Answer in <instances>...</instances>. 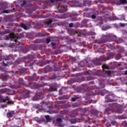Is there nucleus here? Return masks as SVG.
Listing matches in <instances>:
<instances>
[{
  "mask_svg": "<svg viewBox=\"0 0 127 127\" xmlns=\"http://www.w3.org/2000/svg\"><path fill=\"white\" fill-rule=\"evenodd\" d=\"M27 81L28 84H27L25 81L23 80V79L20 78L18 81V86L15 87L14 85L10 84L9 87L11 89L17 90V89H18V86H24V87H26V88L29 87L31 89H38L39 88H40V87H43V86H47V84L46 83H43L42 84H38L36 83L33 82V81H34V78L30 76H28Z\"/></svg>",
  "mask_w": 127,
  "mask_h": 127,
  "instance_id": "nucleus-1",
  "label": "nucleus"
},
{
  "mask_svg": "<svg viewBox=\"0 0 127 127\" xmlns=\"http://www.w3.org/2000/svg\"><path fill=\"white\" fill-rule=\"evenodd\" d=\"M114 56L116 60H120L122 57L120 53L116 54L115 53H109L107 54V57L103 56L98 59H94L92 60V63L94 65H96V66H101L103 62L112 59V58H113Z\"/></svg>",
  "mask_w": 127,
  "mask_h": 127,
  "instance_id": "nucleus-2",
  "label": "nucleus"
},
{
  "mask_svg": "<svg viewBox=\"0 0 127 127\" xmlns=\"http://www.w3.org/2000/svg\"><path fill=\"white\" fill-rule=\"evenodd\" d=\"M17 70H16L15 71H11L10 72H9L8 74V76L5 75V74H2L0 75V88H3V87H5V85L3 82L4 81H7V79H8V77L11 78L12 76H14V75H17L18 73H22V74H25V72L26 71V70L27 69L23 67H21L20 66H18L17 67Z\"/></svg>",
  "mask_w": 127,
  "mask_h": 127,
  "instance_id": "nucleus-3",
  "label": "nucleus"
},
{
  "mask_svg": "<svg viewBox=\"0 0 127 127\" xmlns=\"http://www.w3.org/2000/svg\"><path fill=\"white\" fill-rule=\"evenodd\" d=\"M102 42H104V43H106V42H108L109 40H111L112 41H115V42L117 43V44H120V43H123V42H124V40H123V39L118 38H117V36L112 34L102 35Z\"/></svg>",
  "mask_w": 127,
  "mask_h": 127,
  "instance_id": "nucleus-4",
  "label": "nucleus"
},
{
  "mask_svg": "<svg viewBox=\"0 0 127 127\" xmlns=\"http://www.w3.org/2000/svg\"><path fill=\"white\" fill-rule=\"evenodd\" d=\"M21 31V30L18 29L15 31L14 33H11L9 34V36H7L5 38L6 40H10L14 41V42H17L18 39L22 38L23 37V33L19 32Z\"/></svg>",
  "mask_w": 127,
  "mask_h": 127,
  "instance_id": "nucleus-5",
  "label": "nucleus"
},
{
  "mask_svg": "<svg viewBox=\"0 0 127 127\" xmlns=\"http://www.w3.org/2000/svg\"><path fill=\"white\" fill-rule=\"evenodd\" d=\"M35 58V56L34 55H29L27 57L23 58H18L15 62L13 63V65L16 66L19 63H22V62H25L27 59L30 60V61H32L33 59Z\"/></svg>",
  "mask_w": 127,
  "mask_h": 127,
  "instance_id": "nucleus-6",
  "label": "nucleus"
},
{
  "mask_svg": "<svg viewBox=\"0 0 127 127\" xmlns=\"http://www.w3.org/2000/svg\"><path fill=\"white\" fill-rule=\"evenodd\" d=\"M13 57L9 56H5L1 57V55L0 54V61H1V60H4V61L2 62V63L5 67H6L8 65H10L12 63L10 60L12 59Z\"/></svg>",
  "mask_w": 127,
  "mask_h": 127,
  "instance_id": "nucleus-7",
  "label": "nucleus"
},
{
  "mask_svg": "<svg viewBox=\"0 0 127 127\" xmlns=\"http://www.w3.org/2000/svg\"><path fill=\"white\" fill-rule=\"evenodd\" d=\"M80 74H72L71 77H75L73 78L70 79V80L67 81V84L68 85H72L73 83H81V82H83L84 80L80 79V78L78 77V76H79Z\"/></svg>",
  "mask_w": 127,
  "mask_h": 127,
  "instance_id": "nucleus-8",
  "label": "nucleus"
},
{
  "mask_svg": "<svg viewBox=\"0 0 127 127\" xmlns=\"http://www.w3.org/2000/svg\"><path fill=\"white\" fill-rule=\"evenodd\" d=\"M56 7L58 9L59 12H60V13H63V12L67 11V5L66 4L60 6L59 3H57L56 4Z\"/></svg>",
  "mask_w": 127,
  "mask_h": 127,
  "instance_id": "nucleus-9",
  "label": "nucleus"
},
{
  "mask_svg": "<svg viewBox=\"0 0 127 127\" xmlns=\"http://www.w3.org/2000/svg\"><path fill=\"white\" fill-rule=\"evenodd\" d=\"M71 3L72 4L71 5V6L72 7H77V6L82 7V4L79 2L78 0H72Z\"/></svg>",
  "mask_w": 127,
  "mask_h": 127,
  "instance_id": "nucleus-10",
  "label": "nucleus"
},
{
  "mask_svg": "<svg viewBox=\"0 0 127 127\" xmlns=\"http://www.w3.org/2000/svg\"><path fill=\"white\" fill-rule=\"evenodd\" d=\"M30 91L27 89H24L22 93V98L23 99H26L29 97Z\"/></svg>",
  "mask_w": 127,
  "mask_h": 127,
  "instance_id": "nucleus-11",
  "label": "nucleus"
},
{
  "mask_svg": "<svg viewBox=\"0 0 127 127\" xmlns=\"http://www.w3.org/2000/svg\"><path fill=\"white\" fill-rule=\"evenodd\" d=\"M38 9H40V7L38 5H35L34 7H30L28 9V12L29 14H31L32 11H35V10H38Z\"/></svg>",
  "mask_w": 127,
  "mask_h": 127,
  "instance_id": "nucleus-12",
  "label": "nucleus"
},
{
  "mask_svg": "<svg viewBox=\"0 0 127 127\" xmlns=\"http://www.w3.org/2000/svg\"><path fill=\"white\" fill-rule=\"evenodd\" d=\"M33 50L36 51V50H43V46L42 45H38V44H35L32 46Z\"/></svg>",
  "mask_w": 127,
  "mask_h": 127,
  "instance_id": "nucleus-13",
  "label": "nucleus"
},
{
  "mask_svg": "<svg viewBox=\"0 0 127 127\" xmlns=\"http://www.w3.org/2000/svg\"><path fill=\"white\" fill-rule=\"evenodd\" d=\"M106 103H110L111 102H114V96L112 95H109L106 96Z\"/></svg>",
  "mask_w": 127,
  "mask_h": 127,
  "instance_id": "nucleus-14",
  "label": "nucleus"
},
{
  "mask_svg": "<svg viewBox=\"0 0 127 127\" xmlns=\"http://www.w3.org/2000/svg\"><path fill=\"white\" fill-rule=\"evenodd\" d=\"M41 97H42V92L36 93L35 94V96L32 98V100L33 101H38L39 98H40Z\"/></svg>",
  "mask_w": 127,
  "mask_h": 127,
  "instance_id": "nucleus-15",
  "label": "nucleus"
},
{
  "mask_svg": "<svg viewBox=\"0 0 127 127\" xmlns=\"http://www.w3.org/2000/svg\"><path fill=\"white\" fill-rule=\"evenodd\" d=\"M82 24H84V25H85V27H92V24L91 23H89V20L87 19H84L82 21Z\"/></svg>",
  "mask_w": 127,
  "mask_h": 127,
  "instance_id": "nucleus-16",
  "label": "nucleus"
},
{
  "mask_svg": "<svg viewBox=\"0 0 127 127\" xmlns=\"http://www.w3.org/2000/svg\"><path fill=\"white\" fill-rule=\"evenodd\" d=\"M46 42V43L47 44H48V43H50V41H51V40L49 38H47L45 40V39H42L41 40H36L35 41L36 42H37V43H41V42Z\"/></svg>",
  "mask_w": 127,
  "mask_h": 127,
  "instance_id": "nucleus-17",
  "label": "nucleus"
},
{
  "mask_svg": "<svg viewBox=\"0 0 127 127\" xmlns=\"http://www.w3.org/2000/svg\"><path fill=\"white\" fill-rule=\"evenodd\" d=\"M9 100L8 96H6L3 98V96L0 94V103H6V101Z\"/></svg>",
  "mask_w": 127,
  "mask_h": 127,
  "instance_id": "nucleus-18",
  "label": "nucleus"
},
{
  "mask_svg": "<svg viewBox=\"0 0 127 127\" xmlns=\"http://www.w3.org/2000/svg\"><path fill=\"white\" fill-rule=\"evenodd\" d=\"M17 46L18 47H21V49L23 53H27L28 52V49L27 48L21 47V43H19L18 44H17Z\"/></svg>",
  "mask_w": 127,
  "mask_h": 127,
  "instance_id": "nucleus-19",
  "label": "nucleus"
},
{
  "mask_svg": "<svg viewBox=\"0 0 127 127\" xmlns=\"http://www.w3.org/2000/svg\"><path fill=\"white\" fill-rule=\"evenodd\" d=\"M50 63V61L46 60L42 62V64H41L39 62L36 63L38 66H40L41 67H43L44 65H46V64H49Z\"/></svg>",
  "mask_w": 127,
  "mask_h": 127,
  "instance_id": "nucleus-20",
  "label": "nucleus"
},
{
  "mask_svg": "<svg viewBox=\"0 0 127 127\" xmlns=\"http://www.w3.org/2000/svg\"><path fill=\"white\" fill-rule=\"evenodd\" d=\"M34 28H42L43 27V25L41 22H36L35 23V25L34 26Z\"/></svg>",
  "mask_w": 127,
  "mask_h": 127,
  "instance_id": "nucleus-21",
  "label": "nucleus"
},
{
  "mask_svg": "<svg viewBox=\"0 0 127 127\" xmlns=\"http://www.w3.org/2000/svg\"><path fill=\"white\" fill-rule=\"evenodd\" d=\"M50 88L52 89L53 92H57V83H53Z\"/></svg>",
  "mask_w": 127,
  "mask_h": 127,
  "instance_id": "nucleus-22",
  "label": "nucleus"
},
{
  "mask_svg": "<svg viewBox=\"0 0 127 127\" xmlns=\"http://www.w3.org/2000/svg\"><path fill=\"white\" fill-rule=\"evenodd\" d=\"M106 19L107 20H109L110 21H115V20H118L119 18H118V17H117L116 16H113L111 17H108L106 18Z\"/></svg>",
  "mask_w": 127,
  "mask_h": 127,
  "instance_id": "nucleus-23",
  "label": "nucleus"
},
{
  "mask_svg": "<svg viewBox=\"0 0 127 127\" xmlns=\"http://www.w3.org/2000/svg\"><path fill=\"white\" fill-rule=\"evenodd\" d=\"M44 71L45 73H48V72H51L52 71V68L49 65H48L44 68Z\"/></svg>",
  "mask_w": 127,
  "mask_h": 127,
  "instance_id": "nucleus-24",
  "label": "nucleus"
},
{
  "mask_svg": "<svg viewBox=\"0 0 127 127\" xmlns=\"http://www.w3.org/2000/svg\"><path fill=\"white\" fill-rule=\"evenodd\" d=\"M6 93L7 95H15V93L14 92V91L11 90L8 88H6Z\"/></svg>",
  "mask_w": 127,
  "mask_h": 127,
  "instance_id": "nucleus-25",
  "label": "nucleus"
},
{
  "mask_svg": "<svg viewBox=\"0 0 127 127\" xmlns=\"http://www.w3.org/2000/svg\"><path fill=\"white\" fill-rule=\"evenodd\" d=\"M67 32L68 34H70L71 36H74L75 34H76V30H72V29L68 30Z\"/></svg>",
  "mask_w": 127,
  "mask_h": 127,
  "instance_id": "nucleus-26",
  "label": "nucleus"
},
{
  "mask_svg": "<svg viewBox=\"0 0 127 127\" xmlns=\"http://www.w3.org/2000/svg\"><path fill=\"white\" fill-rule=\"evenodd\" d=\"M91 96H95V93L92 91L89 93H87L84 96V98L86 99V100H87V99H88L89 97H91Z\"/></svg>",
  "mask_w": 127,
  "mask_h": 127,
  "instance_id": "nucleus-27",
  "label": "nucleus"
},
{
  "mask_svg": "<svg viewBox=\"0 0 127 127\" xmlns=\"http://www.w3.org/2000/svg\"><path fill=\"white\" fill-rule=\"evenodd\" d=\"M115 3L117 5H121V4H126V3H127V0H120V1L116 2Z\"/></svg>",
  "mask_w": 127,
  "mask_h": 127,
  "instance_id": "nucleus-28",
  "label": "nucleus"
},
{
  "mask_svg": "<svg viewBox=\"0 0 127 127\" xmlns=\"http://www.w3.org/2000/svg\"><path fill=\"white\" fill-rule=\"evenodd\" d=\"M90 113L91 114V115H93V116H97V115L99 114V111L96 109H91L90 111Z\"/></svg>",
  "mask_w": 127,
  "mask_h": 127,
  "instance_id": "nucleus-29",
  "label": "nucleus"
},
{
  "mask_svg": "<svg viewBox=\"0 0 127 127\" xmlns=\"http://www.w3.org/2000/svg\"><path fill=\"white\" fill-rule=\"evenodd\" d=\"M91 13H87L86 14V17H91L92 19H95L96 17V14H93L91 15Z\"/></svg>",
  "mask_w": 127,
  "mask_h": 127,
  "instance_id": "nucleus-30",
  "label": "nucleus"
},
{
  "mask_svg": "<svg viewBox=\"0 0 127 127\" xmlns=\"http://www.w3.org/2000/svg\"><path fill=\"white\" fill-rule=\"evenodd\" d=\"M63 0H46L47 1L48 4H49V3H55L56 2H57L58 1H62Z\"/></svg>",
  "mask_w": 127,
  "mask_h": 127,
  "instance_id": "nucleus-31",
  "label": "nucleus"
},
{
  "mask_svg": "<svg viewBox=\"0 0 127 127\" xmlns=\"http://www.w3.org/2000/svg\"><path fill=\"white\" fill-rule=\"evenodd\" d=\"M105 80H100L99 82V87L101 89H103L105 87Z\"/></svg>",
  "mask_w": 127,
  "mask_h": 127,
  "instance_id": "nucleus-32",
  "label": "nucleus"
},
{
  "mask_svg": "<svg viewBox=\"0 0 127 127\" xmlns=\"http://www.w3.org/2000/svg\"><path fill=\"white\" fill-rule=\"evenodd\" d=\"M82 99L81 97L80 96H77L75 98H71V102H75L76 101H81Z\"/></svg>",
  "mask_w": 127,
  "mask_h": 127,
  "instance_id": "nucleus-33",
  "label": "nucleus"
},
{
  "mask_svg": "<svg viewBox=\"0 0 127 127\" xmlns=\"http://www.w3.org/2000/svg\"><path fill=\"white\" fill-rule=\"evenodd\" d=\"M76 33L79 37L82 36V35H84V32L82 30H76Z\"/></svg>",
  "mask_w": 127,
  "mask_h": 127,
  "instance_id": "nucleus-34",
  "label": "nucleus"
},
{
  "mask_svg": "<svg viewBox=\"0 0 127 127\" xmlns=\"http://www.w3.org/2000/svg\"><path fill=\"white\" fill-rule=\"evenodd\" d=\"M26 6L28 7V5H27V0H24L23 1V3L21 4V7H24L25 8H26Z\"/></svg>",
  "mask_w": 127,
  "mask_h": 127,
  "instance_id": "nucleus-35",
  "label": "nucleus"
},
{
  "mask_svg": "<svg viewBox=\"0 0 127 127\" xmlns=\"http://www.w3.org/2000/svg\"><path fill=\"white\" fill-rule=\"evenodd\" d=\"M49 78L47 77V75H45V76H42L40 77V80L42 81H49Z\"/></svg>",
  "mask_w": 127,
  "mask_h": 127,
  "instance_id": "nucleus-36",
  "label": "nucleus"
},
{
  "mask_svg": "<svg viewBox=\"0 0 127 127\" xmlns=\"http://www.w3.org/2000/svg\"><path fill=\"white\" fill-rule=\"evenodd\" d=\"M91 1H90L89 0H84L83 2V4H84V6H87V5H89V4H90V3H91Z\"/></svg>",
  "mask_w": 127,
  "mask_h": 127,
  "instance_id": "nucleus-37",
  "label": "nucleus"
},
{
  "mask_svg": "<svg viewBox=\"0 0 127 127\" xmlns=\"http://www.w3.org/2000/svg\"><path fill=\"white\" fill-rule=\"evenodd\" d=\"M0 5H1L2 7H3V6L4 5V8H7V3L5 2H1Z\"/></svg>",
  "mask_w": 127,
  "mask_h": 127,
  "instance_id": "nucleus-38",
  "label": "nucleus"
},
{
  "mask_svg": "<svg viewBox=\"0 0 127 127\" xmlns=\"http://www.w3.org/2000/svg\"><path fill=\"white\" fill-rule=\"evenodd\" d=\"M55 79H57V76H56L55 74H53L50 78H48V80H55Z\"/></svg>",
  "mask_w": 127,
  "mask_h": 127,
  "instance_id": "nucleus-39",
  "label": "nucleus"
},
{
  "mask_svg": "<svg viewBox=\"0 0 127 127\" xmlns=\"http://www.w3.org/2000/svg\"><path fill=\"white\" fill-rule=\"evenodd\" d=\"M34 64V62H32L31 61H30V62L28 61V63L27 64V66L28 67H31V66H33Z\"/></svg>",
  "mask_w": 127,
  "mask_h": 127,
  "instance_id": "nucleus-40",
  "label": "nucleus"
},
{
  "mask_svg": "<svg viewBox=\"0 0 127 127\" xmlns=\"http://www.w3.org/2000/svg\"><path fill=\"white\" fill-rule=\"evenodd\" d=\"M10 31L9 30H5L4 32L0 31V35H4V34H7V33H9Z\"/></svg>",
  "mask_w": 127,
  "mask_h": 127,
  "instance_id": "nucleus-41",
  "label": "nucleus"
},
{
  "mask_svg": "<svg viewBox=\"0 0 127 127\" xmlns=\"http://www.w3.org/2000/svg\"><path fill=\"white\" fill-rule=\"evenodd\" d=\"M101 73V71L99 70H96L94 73L93 75H95V76H98V77H100V73Z\"/></svg>",
  "mask_w": 127,
  "mask_h": 127,
  "instance_id": "nucleus-42",
  "label": "nucleus"
},
{
  "mask_svg": "<svg viewBox=\"0 0 127 127\" xmlns=\"http://www.w3.org/2000/svg\"><path fill=\"white\" fill-rule=\"evenodd\" d=\"M111 28V26H103L102 28V30L104 31H106V30H108V29H110Z\"/></svg>",
  "mask_w": 127,
  "mask_h": 127,
  "instance_id": "nucleus-43",
  "label": "nucleus"
},
{
  "mask_svg": "<svg viewBox=\"0 0 127 127\" xmlns=\"http://www.w3.org/2000/svg\"><path fill=\"white\" fill-rule=\"evenodd\" d=\"M20 26H21V27H22V28H23L25 30H27V26L24 23H21Z\"/></svg>",
  "mask_w": 127,
  "mask_h": 127,
  "instance_id": "nucleus-44",
  "label": "nucleus"
},
{
  "mask_svg": "<svg viewBox=\"0 0 127 127\" xmlns=\"http://www.w3.org/2000/svg\"><path fill=\"white\" fill-rule=\"evenodd\" d=\"M83 75H92V71H85L83 72Z\"/></svg>",
  "mask_w": 127,
  "mask_h": 127,
  "instance_id": "nucleus-45",
  "label": "nucleus"
},
{
  "mask_svg": "<svg viewBox=\"0 0 127 127\" xmlns=\"http://www.w3.org/2000/svg\"><path fill=\"white\" fill-rule=\"evenodd\" d=\"M68 26L70 28H72V27H78V26L77 25H76L73 24V23H69V25H68Z\"/></svg>",
  "mask_w": 127,
  "mask_h": 127,
  "instance_id": "nucleus-46",
  "label": "nucleus"
},
{
  "mask_svg": "<svg viewBox=\"0 0 127 127\" xmlns=\"http://www.w3.org/2000/svg\"><path fill=\"white\" fill-rule=\"evenodd\" d=\"M45 118L47 122H50L51 121V119H50V116L49 115H46L45 116Z\"/></svg>",
  "mask_w": 127,
  "mask_h": 127,
  "instance_id": "nucleus-47",
  "label": "nucleus"
},
{
  "mask_svg": "<svg viewBox=\"0 0 127 127\" xmlns=\"http://www.w3.org/2000/svg\"><path fill=\"white\" fill-rule=\"evenodd\" d=\"M53 21V20H52V19H50L46 22V23L47 25H50V24L52 23Z\"/></svg>",
  "mask_w": 127,
  "mask_h": 127,
  "instance_id": "nucleus-48",
  "label": "nucleus"
},
{
  "mask_svg": "<svg viewBox=\"0 0 127 127\" xmlns=\"http://www.w3.org/2000/svg\"><path fill=\"white\" fill-rule=\"evenodd\" d=\"M4 93H6V88L0 89V94H4Z\"/></svg>",
  "mask_w": 127,
  "mask_h": 127,
  "instance_id": "nucleus-49",
  "label": "nucleus"
},
{
  "mask_svg": "<svg viewBox=\"0 0 127 127\" xmlns=\"http://www.w3.org/2000/svg\"><path fill=\"white\" fill-rule=\"evenodd\" d=\"M79 120V119H71L70 120L71 124H76L77 123V120Z\"/></svg>",
  "mask_w": 127,
  "mask_h": 127,
  "instance_id": "nucleus-50",
  "label": "nucleus"
},
{
  "mask_svg": "<svg viewBox=\"0 0 127 127\" xmlns=\"http://www.w3.org/2000/svg\"><path fill=\"white\" fill-rule=\"evenodd\" d=\"M105 90H102L98 92L99 95H101V96H105L106 93L105 92Z\"/></svg>",
  "mask_w": 127,
  "mask_h": 127,
  "instance_id": "nucleus-51",
  "label": "nucleus"
},
{
  "mask_svg": "<svg viewBox=\"0 0 127 127\" xmlns=\"http://www.w3.org/2000/svg\"><path fill=\"white\" fill-rule=\"evenodd\" d=\"M86 66L88 67V68H92V67H94V64L89 62V64H86Z\"/></svg>",
  "mask_w": 127,
  "mask_h": 127,
  "instance_id": "nucleus-52",
  "label": "nucleus"
},
{
  "mask_svg": "<svg viewBox=\"0 0 127 127\" xmlns=\"http://www.w3.org/2000/svg\"><path fill=\"white\" fill-rule=\"evenodd\" d=\"M105 74H107V76H111V74H112V72L110 70H106L105 71Z\"/></svg>",
  "mask_w": 127,
  "mask_h": 127,
  "instance_id": "nucleus-53",
  "label": "nucleus"
},
{
  "mask_svg": "<svg viewBox=\"0 0 127 127\" xmlns=\"http://www.w3.org/2000/svg\"><path fill=\"white\" fill-rule=\"evenodd\" d=\"M79 67H85V63H84V62H81L79 64Z\"/></svg>",
  "mask_w": 127,
  "mask_h": 127,
  "instance_id": "nucleus-54",
  "label": "nucleus"
},
{
  "mask_svg": "<svg viewBox=\"0 0 127 127\" xmlns=\"http://www.w3.org/2000/svg\"><path fill=\"white\" fill-rule=\"evenodd\" d=\"M87 34L89 36H93V35H96V33L94 32H89L87 33Z\"/></svg>",
  "mask_w": 127,
  "mask_h": 127,
  "instance_id": "nucleus-55",
  "label": "nucleus"
},
{
  "mask_svg": "<svg viewBox=\"0 0 127 127\" xmlns=\"http://www.w3.org/2000/svg\"><path fill=\"white\" fill-rule=\"evenodd\" d=\"M48 105V104L47 102H43L42 103L41 107H42V108H44V107H46V106H47Z\"/></svg>",
  "mask_w": 127,
  "mask_h": 127,
  "instance_id": "nucleus-56",
  "label": "nucleus"
},
{
  "mask_svg": "<svg viewBox=\"0 0 127 127\" xmlns=\"http://www.w3.org/2000/svg\"><path fill=\"white\" fill-rule=\"evenodd\" d=\"M8 101L7 102V104H8V105H13V102H12V101H11V100L9 98V100H6V101Z\"/></svg>",
  "mask_w": 127,
  "mask_h": 127,
  "instance_id": "nucleus-57",
  "label": "nucleus"
},
{
  "mask_svg": "<svg viewBox=\"0 0 127 127\" xmlns=\"http://www.w3.org/2000/svg\"><path fill=\"white\" fill-rule=\"evenodd\" d=\"M3 9H5V8H4V5L3 7L1 6V8H0V14H2V13H3Z\"/></svg>",
  "mask_w": 127,
  "mask_h": 127,
  "instance_id": "nucleus-58",
  "label": "nucleus"
},
{
  "mask_svg": "<svg viewBox=\"0 0 127 127\" xmlns=\"http://www.w3.org/2000/svg\"><path fill=\"white\" fill-rule=\"evenodd\" d=\"M91 80H94V77L89 76L88 77H87L86 78V81H91Z\"/></svg>",
  "mask_w": 127,
  "mask_h": 127,
  "instance_id": "nucleus-59",
  "label": "nucleus"
},
{
  "mask_svg": "<svg viewBox=\"0 0 127 127\" xmlns=\"http://www.w3.org/2000/svg\"><path fill=\"white\" fill-rule=\"evenodd\" d=\"M7 117L8 118V119H10L11 118H12V114L10 113H8L7 114Z\"/></svg>",
  "mask_w": 127,
  "mask_h": 127,
  "instance_id": "nucleus-60",
  "label": "nucleus"
},
{
  "mask_svg": "<svg viewBox=\"0 0 127 127\" xmlns=\"http://www.w3.org/2000/svg\"><path fill=\"white\" fill-rule=\"evenodd\" d=\"M110 111H111L110 108H108L105 109V111L104 112V115H106V114H108V113H109V112H110Z\"/></svg>",
  "mask_w": 127,
  "mask_h": 127,
  "instance_id": "nucleus-61",
  "label": "nucleus"
},
{
  "mask_svg": "<svg viewBox=\"0 0 127 127\" xmlns=\"http://www.w3.org/2000/svg\"><path fill=\"white\" fill-rule=\"evenodd\" d=\"M57 123L58 124H61V123H62V119L61 118L57 119Z\"/></svg>",
  "mask_w": 127,
  "mask_h": 127,
  "instance_id": "nucleus-62",
  "label": "nucleus"
},
{
  "mask_svg": "<svg viewBox=\"0 0 127 127\" xmlns=\"http://www.w3.org/2000/svg\"><path fill=\"white\" fill-rule=\"evenodd\" d=\"M99 20H100L99 22V24H103V18H102V17H99Z\"/></svg>",
  "mask_w": 127,
  "mask_h": 127,
  "instance_id": "nucleus-63",
  "label": "nucleus"
},
{
  "mask_svg": "<svg viewBox=\"0 0 127 127\" xmlns=\"http://www.w3.org/2000/svg\"><path fill=\"white\" fill-rule=\"evenodd\" d=\"M102 69H109V66L108 65H106V64H104L102 65Z\"/></svg>",
  "mask_w": 127,
  "mask_h": 127,
  "instance_id": "nucleus-64",
  "label": "nucleus"
}]
</instances>
